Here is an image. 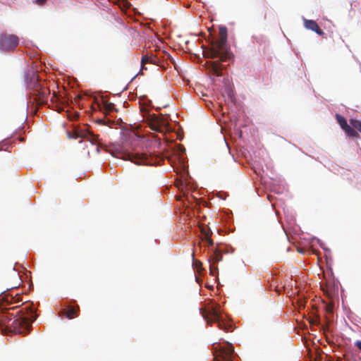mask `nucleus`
<instances>
[{
	"label": "nucleus",
	"mask_w": 361,
	"mask_h": 361,
	"mask_svg": "<svg viewBox=\"0 0 361 361\" xmlns=\"http://www.w3.org/2000/svg\"><path fill=\"white\" fill-rule=\"evenodd\" d=\"M37 314L31 303L7 308L1 316L6 327L15 334H27L30 332L31 324L36 319Z\"/></svg>",
	"instance_id": "f257e3e1"
},
{
	"label": "nucleus",
	"mask_w": 361,
	"mask_h": 361,
	"mask_svg": "<svg viewBox=\"0 0 361 361\" xmlns=\"http://www.w3.org/2000/svg\"><path fill=\"white\" fill-rule=\"evenodd\" d=\"M204 56L208 59L219 58L221 61H225L231 56L227 45V28L221 25L219 27L218 37L211 43V47L204 51Z\"/></svg>",
	"instance_id": "f03ea898"
},
{
	"label": "nucleus",
	"mask_w": 361,
	"mask_h": 361,
	"mask_svg": "<svg viewBox=\"0 0 361 361\" xmlns=\"http://www.w3.org/2000/svg\"><path fill=\"white\" fill-rule=\"evenodd\" d=\"M111 154L115 157L130 161L136 165L153 166L159 164V162L161 161V159L158 155L148 154L147 153L126 152L119 149L113 150Z\"/></svg>",
	"instance_id": "7ed1b4c3"
},
{
	"label": "nucleus",
	"mask_w": 361,
	"mask_h": 361,
	"mask_svg": "<svg viewBox=\"0 0 361 361\" xmlns=\"http://www.w3.org/2000/svg\"><path fill=\"white\" fill-rule=\"evenodd\" d=\"M202 317L207 323H217L218 327L225 331H230L233 324L222 319L220 307L219 305L212 303L208 304L204 309H201Z\"/></svg>",
	"instance_id": "20e7f679"
},
{
	"label": "nucleus",
	"mask_w": 361,
	"mask_h": 361,
	"mask_svg": "<svg viewBox=\"0 0 361 361\" xmlns=\"http://www.w3.org/2000/svg\"><path fill=\"white\" fill-rule=\"evenodd\" d=\"M32 91L30 97V102L37 103L39 105L47 102V99L50 94V90L44 86V82L37 80L33 83Z\"/></svg>",
	"instance_id": "39448f33"
},
{
	"label": "nucleus",
	"mask_w": 361,
	"mask_h": 361,
	"mask_svg": "<svg viewBox=\"0 0 361 361\" xmlns=\"http://www.w3.org/2000/svg\"><path fill=\"white\" fill-rule=\"evenodd\" d=\"M215 353L214 361H234V348L232 344L224 342L214 347Z\"/></svg>",
	"instance_id": "423d86ee"
},
{
	"label": "nucleus",
	"mask_w": 361,
	"mask_h": 361,
	"mask_svg": "<svg viewBox=\"0 0 361 361\" xmlns=\"http://www.w3.org/2000/svg\"><path fill=\"white\" fill-rule=\"evenodd\" d=\"M149 128L156 132L164 133L169 130V116L167 115H149L148 118Z\"/></svg>",
	"instance_id": "0eeeda50"
},
{
	"label": "nucleus",
	"mask_w": 361,
	"mask_h": 361,
	"mask_svg": "<svg viewBox=\"0 0 361 361\" xmlns=\"http://www.w3.org/2000/svg\"><path fill=\"white\" fill-rule=\"evenodd\" d=\"M19 42L18 37L14 35H0V50L11 51L16 49Z\"/></svg>",
	"instance_id": "6e6552de"
},
{
	"label": "nucleus",
	"mask_w": 361,
	"mask_h": 361,
	"mask_svg": "<svg viewBox=\"0 0 361 361\" xmlns=\"http://www.w3.org/2000/svg\"><path fill=\"white\" fill-rule=\"evenodd\" d=\"M336 120L341 128L345 131V134L350 137H358V133L354 130L351 126L348 125L345 118L340 115L336 114Z\"/></svg>",
	"instance_id": "1a4fd4ad"
},
{
	"label": "nucleus",
	"mask_w": 361,
	"mask_h": 361,
	"mask_svg": "<svg viewBox=\"0 0 361 361\" xmlns=\"http://www.w3.org/2000/svg\"><path fill=\"white\" fill-rule=\"evenodd\" d=\"M75 134L76 137L86 138L92 142H99V135L94 134L87 128L77 130Z\"/></svg>",
	"instance_id": "9d476101"
},
{
	"label": "nucleus",
	"mask_w": 361,
	"mask_h": 361,
	"mask_svg": "<svg viewBox=\"0 0 361 361\" xmlns=\"http://www.w3.org/2000/svg\"><path fill=\"white\" fill-rule=\"evenodd\" d=\"M304 25L307 29L315 32L317 34H318L320 36L324 35V32L322 31V29H320L317 23L313 20L305 19L304 20Z\"/></svg>",
	"instance_id": "9b49d317"
},
{
	"label": "nucleus",
	"mask_w": 361,
	"mask_h": 361,
	"mask_svg": "<svg viewBox=\"0 0 361 361\" xmlns=\"http://www.w3.org/2000/svg\"><path fill=\"white\" fill-rule=\"evenodd\" d=\"M80 311L79 306H68L67 308L63 309L61 313L63 314L68 319H71L78 316Z\"/></svg>",
	"instance_id": "f8f14e48"
},
{
	"label": "nucleus",
	"mask_w": 361,
	"mask_h": 361,
	"mask_svg": "<svg viewBox=\"0 0 361 361\" xmlns=\"http://www.w3.org/2000/svg\"><path fill=\"white\" fill-rule=\"evenodd\" d=\"M209 68L212 74V75L219 77L222 75L221 69L222 66L219 61H215L209 63Z\"/></svg>",
	"instance_id": "ddd939ff"
},
{
	"label": "nucleus",
	"mask_w": 361,
	"mask_h": 361,
	"mask_svg": "<svg viewBox=\"0 0 361 361\" xmlns=\"http://www.w3.org/2000/svg\"><path fill=\"white\" fill-rule=\"evenodd\" d=\"M157 59L156 58V56H154L153 55H151V56H148V55L142 56V59H141V68H142V70L146 69L145 68V64H147L148 63L155 64L157 63Z\"/></svg>",
	"instance_id": "4468645a"
},
{
	"label": "nucleus",
	"mask_w": 361,
	"mask_h": 361,
	"mask_svg": "<svg viewBox=\"0 0 361 361\" xmlns=\"http://www.w3.org/2000/svg\"><path fill=\"white\" fill-rule=\"evenodd\" d=\"M101 109L104 111L106 113H111L114 111H117L114 104L111 102H109L107 101H104L102 103V106H100Z\"/></svg>",
	"instance_id": "2eb2a0df"
},
{
	"label": "nucleus",
	"mask_w": 361,
	"mask_h": 361,
	"mask_svg": "<svg viewBox=\"0 0 361 361\" xmlns=\"http://www.w3.org/2000/svg\"><path fill=\"white\" fill-rule=\"evenodd\" d=\"M201 234L202 235V238H208L209 236H212V232L210 231V228L207 226H202L200 227Z\"/></svg>",
	"instance_id": "dca6fc26"
},
{
	"label": "nucleus",
	"mask_w": 361,
	"mask_h": 361,
	"mask_svg": "<svg viewBox=\"0 0 361 361\" xmlns=\"http://www.w3.org/2000/svg\"><path fill=\"white\" fill-rule=\"evenodd\" d=\"M350 125L352 126V128L355 130L356 131H359L361 133V121L351 118L350 119Z\"/></svg>",
	"instance_id": "f3484780"
},
{
	"label": "nucleus",
	"mask_w": 361,
	"mask_h": 361,
	"mask_svg": "<svg viewBox=\"0 0 361 361\" xmlns=\"http://www.w3.org/2000/svg\"><path fill=\"white\" fill-rule=\"evenodd\" d=\"M6 300L9 303H18L22 301L21 296L18 294L15 296L7 295Z\"/></svg>",
	"instance_id": "a211bd4d"
},
{
	"label": "nucleus",
	"mask_w": 361,
	"mask_h": 361,
	"mask_svg": "<svg viewBox=\"0 0 361 361\" xmlns=\"http://www.w3.org/2000/svg\"><path fill=\"white\" fill-rule=\"evenodd\" d=\"M223 256L220 251L216 250L212 255V260L214 263H217L222 260Z\"/></svg>",
	"instance_id": "6ab92c4d"
},
{
	"label": "nucleus",
	"mask_w": 361,
	"mask_h": 361,
	"mask_svg": "<svg viewBox=\"0 0 361 361\" xmlns=\"http://www.w3.org/2000/svg\"><path fill=\"white\" fill-rule=\"evenodd\" d=\"M13 275H14V277L17 279V283L14 286H12L11 288H16L21 283V280H20L19 274L18 273L13 272Z\"/></svg>",
	"instance_id": "aec40b11"
},
{
	"label": "nucleus",
	"mask_w": 361,
	"mask_h": 361,
	"mask_svg": "<svg viewBox=\"0 0 361 361\" xmlns=\"http://www.w3.org/2000/svg\"><path fill=\"white\" fill-rule=\"evenodd\" d=\"M225 148H226V155H227L228 159L229 160H232L233 157V156H231V154L230 153V149L226 142H225Z\"/></svg>",
	"instance_id": "412c9836"
},
{
	"label": "nucleus",
	"mask_w": 361,
	"mask_h": 361,
	"mask_svg": "<svg viewBox=\"0 0 361 361\" xmlns=\"http://www.w3.org/2000/svg\"><path fill=\"white\" fill-rule=\"evenodd\" d=\"M202 240H205L208 243L209 246H212L214 245V241L211 238V236H209L208 238H202Z\"/></svg>",
	"instance_id": "4be33fe9"
},
{
	"label": "nucleus",
	"mask_w": 361,
	"mask_h": 361,
	"mask_svg": "<svg viewBox=\"0 0 361 361\" xmlns=\"http://www.w3.org/2000/svg\"><path fill=\"white\" fill-rule=\"evenodd\" d=\"M355 345L361 351V341H355Z\"/></svg>",
	"instance_id": "5701e85b"
},
{
	"label": "nucleus",
	"mask_w": 361,
	"mask_h": 361,
	"mask_svg": "<svg viewBox=\"0 0 361 361\" xmlns=\"http://www.w3.org/2000/svg\"><path fill=\"white\" fill-rule=\"evenodd\" d=\"M47 0H36V3L39 5H43Z\"/></svg>",
	"instance_id": "b1692460"
},
{
	"label": "nucleus",
	"mask_w": 361,
	"mask_h": 361,
	"mask_svg": "<svg viewBox=\"0 0 361 361\" xmlns=\"http://www.w3.org/2000/svg\"><path fill=\"white\" fill-rule=\"evenodd\" d=\"M98 123L102 125H106V121L104 119L98 120Z\"/></svg>",
	"instance_id": "393cba45"
},
{
	"label": "nucleus",
	"mask_w": 361,
	"mask_h": 361,
	"mask_svg": "<svg viewBox=\"0 0 361 361\" xmlns=\"http://www.w3.org/2000/svg\"><path fill=\"white\" fill-rule=\"evenodd\" d=\"M238 135L240 137H243V130H240L239 132H238Z\"/></svg>",
	"instance_id": "a878e982"
},
{
	"label": "nucleus",
	"mask_w": 361,
	"mask_h": 361,
	"mask_svg": "<svg viewBox=\"0 0 361 361\" xmlns=\"http://www.w3.org/2000/svg\"><path fill=\"white\" fill-rule=\"evenodd\" d=\"M58 99V97L55 94V93H54L53 96H52V98H51V101H53V99Z\"/></svg>",
	"instance_id": "bb28decb"
},
{
	"label": "nucleus",
	"mask_w": 361,
	"mask_h": 361,
	"mask_svg": "<svg viewBox=\"0 0 361 361\" xmlns=\"http://www.w3.org/2000/svg\"><path fill=\"white\" fill-rule=\"evenodd\" d=\"M210 269H211V273L214 275V271H216V269H213L212 266H210Z\"/></svg>",
	"instance_id": "cd10ccee"
},
{
	"label": "nucleus",
	"mask_w": 361,
	"mask_h": 361,
	"mask_svg": "<svg viewBox=\"0 0 361 361\" xmlns=\"http://www.w3.org/2000/svg\"><path fill=\"white\" fill-rule=\"evenodd\" d=\"M202 265V263L200 261H196V266Z\"/></svg>",
	"instance_id": "c85d7f7f"
},
{
	"label": "nucleus",
	"mask_w": 361,
	"mask_h": 361,
	"mask_svg": "<svg viewBox=\"0 0 361 361\" xmlns=\"http://www.w3.org/2000/svg\"><path fill=\"white\" fill-rule=\"evenodd\" d=\"M326 329H328V326H323V329L325 331Z\"/></svg>",
	"instance_id": "c756f323"
},
{
	"label": "nucleus",
	"mask_w": 361,
	"mask_h": 361,
	"mask_svg": "<svg viewBox=\"0 0 361 361\" xmlns=\"http://www.w3.org/2000/svg\"><path fill=\"white\" fill-rule=\"evenodd\" d=\"M179 148H180V149H181V150H182V149H183V146H182V145H179Z\"/></svg>",
	"instance_id": "7c9ffc66"
}]
</instances>
